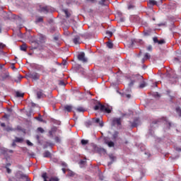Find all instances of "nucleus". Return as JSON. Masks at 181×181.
Listing matches in <instances>:
<instances>
[{"instance_id":"11","label":"nucleus","mask_w":181,"mask_h":181,"mask_svg":"<svg viewBox=\"0 0 181 181\" xmlns=\"http://www.w3.org/2000/svg\"><path fill=\"white\" fill-rule=\"evenodd\" d=\"M73 42L74 45H80V37L76 36L74 38Z\"/></svg>"},{"instance_id":"7","label":"nucleus","mask_w":181,"mask_h":181,"mask_svg":"<svg viewBox=\"0 0 181 181\" xmlns=\"http://www.w3.org/2000/svg\"><path fill=\"white\" fill-rule=\"evenodd\" d=\"M139 122V119L138 118L134 119L133 122H130L132 128H136V127H138Z\"/></svg>"},{"instance_id":"45","label":"nucleus","mask_w":181,"mask_h":181,"mask_svg":"<svg viewBox=\"0 0 181 181\" xmlns=\"http://www.w3.org/2000/svg\"><path fill=\"white\" fill-rule=\"evenodd\" d=\"M134 84H135V81L132 80L129 83V87H132V86H134Z\"/></svg>"},{"instance_id":"54","label":"nucleus","mask_w":181,"mask_h":181,"mask_svg":"<svg viewBox=\"0 0 181 181\" xmlns=\"http://www.w3.org/2000/svg\"><path fill=\"white\" fill-rule=\"evenodd\" d=\"M9 117V115H4V118H6L7 119H8Z\"/></svg>"},{"instance_id":"6","label":"nucleus","mask_w":181,"mask_h":181,"mask_svg":"<svg viewBox=\"0 0 181 181\" xmlns=\"http://www.w3.org/2000/svg\"><path fill=\"white\" fill-rule=\"evenodd\" d=\"M17 177H18V179H23V180H28V175L23 174L21 171L17 173Z\"/></svg>"},{"instance_id":"47","label":"nucleus","mask_w":181,"mask_h":181,"mask_svg":"<svg viewBox=\"0 0 181 181\" xmlns=\"http://www.w3.org/2000/svg\"><path fill=\"white\" fill-rule=\"evenodd\" d=\"M147 50H148V52H152V45H148V46L147 47Z\"/></svg>"},{"instance_id":"9","label":"nucleus","mask_w":181,"mask_h":181,"mask_svg":"<svg viewBox=\"0 0 181 181\" xmlns=\"http://www.w3.org/2000/svg\"><path fill=\"white\" fill-rule=\"evenodd\" d=\"M112 124L113 125H121V118H114L112 119Z\"/></svg>"},{"instance_id":"49","label":"nucleus","mask_w":181,"mask_h":181,"mask_svg":"<svg viewBox=\"0 0 181 181\" xmlns=\"http://www.w3.org/2000/svg\"><path fill=\"white\" fill-rule=\"evenodd\" d=\"M6 169L7 173H11V172H12L11 169H10L9 168H7V167H6Z\"/></svg>"},{"instance_id":"43","label":"nucleus","mask_w":181,"mask_h":181,"mask_svg":"<svg viewBox=\"0 0 181 181\" xmlns=\"http://www.w3.org/2000/svg\"><path fill=\"white\" fill-rule=\"evenodd\" d=\"M6 131H7V132H9L11 131H15V129H13L12 127H7L6 129Z\"/></svg>"},{"instance_id":"52","label":"nucleus","mask_w":181,"mask_h":181,"mask_svg":"<svg viewBox=\"0 0 181 181\" xmlns=\"http://www.w3.org/2000/svg\"><path fill=\"white\" fill-rule=\"evenodd\" d=\"M5 47V45H4L2 42H0V49H4Z\"/></svg>"},{"instance_id":"30","label":"nucleus","mask_w":181,"mask_h":181,"mask_svg":"<svg viewBox=\"0 0 181 181\" xmlns=\"http://www.w3.org/2000/svg\"><path fill=\"white\" fill-rule=\"evenodd\" d=\"M54 141H55V142H57V144H60L62 139H60V137H59V136H55Z\"/></svg>"},{"instance_id":"50","label":"nucleus","mask_w":181,"mask_h":181,"mask_svg":"<svg viewBox=\"0 0 181 181\" xmlns=\"http://www.w3.org/2000/svg\"><path fill=\"white\" fill-rule=\"evenodd\" d=\"M144 36H149V33L148 31H144Z\"/></svg>"},{"instance_id":"19","label":"nucleus","mask_w":181,"mask_h":181,"mask_svg":"<svg viewBox=\"0 0 181 181\" xmlns=\"http://www.w3.org/2000/svg\"><path fill=\"white\" fill-rule=\"evenodd\" d=\"M103 104L98 103V105H96L94 107L95 111H98V110H100V111H101V107H103Z\"/></svg>"},{"instance_id":"23","label":"nucleus","mask_w":181,"mask_h":181,"mask_svg":"<svg viewBox=\"0 0 181 181\" xmlns=\"http://www.w3.org/2000/svg\"><path fill=\"white\" fill-rule=\"evenodd\" d=\"M14 141L15 142L22 144V142H23V138L16 137V139Z\"/></svg>"},{"instance_id":"26","label":"nucleus","mask_w":181,"mask_h":181,"mask_svg":"<svg viewBox=\"0 0 181 181\" xmlns=\"http://www.w3.org/2000/svg\"><path fill=\"white\" fill-rule=\"evenodd\" d=\"M162 121H164L165 122H167L168 124L169 127H172V123L168 122V118L167 117H162Z\"/></svg>"},{"instance_id":"58","label":"nucleus","mask_w":181,"mask_h":181,"mask_svg":"<svg viewBox=\"0 0 181 181\" xmlns=\"http://www.w3.org/2000/svg\"><path fill=\"white\" fill-rule=\"evenodd\" d=\"M67 170H66V168H62V172H63V173H64V174H66V171Z\"/></svg>"},{"instance_id":"5","label":"nucleus","mask_w":181,"mask_h":181,"mask_svg":"<svg viewBox=\"0 0 181 181\" xmlns=\"http://www.w3.org/2000/svg\"><path fill=\"white\" fill-rule=\"evenodd\" d=\"M45 97H46V95L43 93V90L40 89L37 91V98H38V100H40V98H45Z\"/></svg>"},{"instance_id":"31","label":"nucleus","mask_w":181,"mask_h":181,"mask_svg":"<svg viewBox=\"0 0 181 181\" xmlns=\"http://www.w3.org/2000/svg\"><path fill=\"white\" fill-rule=\"evenodd\" d=\"M35 22H36V23H39L40 22H43V17H39L38 18H37Z\"/></svg>"},{"instance_id":"13","label":"nucleus","mask_w":181,"mask_h":181,"mask_svg":"<svg viewBox=\"0 0 181 181\" xmlns=\"http://www.w3.org/2000/svg\"><path fill=\"white\" fill-rule=\"evenodd\" d=\"M66 170L68 172L67 176L69 177H74V176L76 175V173H74V172L71 171V170L67 169Z\"/></svg>"},{"instance_id":"51","label":"nucleus","mask_w":181,"mask_h":181,"mask_svg":"<svg viewBox=\"0 0 181 181\" xmlns=\"http://www.w3.org/2000/svg\"><path fill=\"white\" fill-rule=\"evenodd\" d=\"M86 125L87 127H90V125H93V123L90 121H89L86 122Z\"/></svg>"},{"instance_id":"64","label":"nucleus","mask_w":181,"mask_h":181,"mask_svg":"<svg viewBox=\"0 0 181 181\" xmlns=\"http://www.w3.org/2000/svg\"><path fill=\"white\" fill-rule=\"evenodd\" d=\"M18 78H23L22 76L19 75Z\"/></svg>"},{"instance_id":"14","label":"nucleus","mask_w":181,"mask_h":181,"mask_svg":"<svg viewBox=\"0 0 181 181\" xmlns=\"http://www.w3.org/2000/svg\"><path fill=\"white\" fill-rule=\"evenodd\" d=\"M94 122L99 124L100 127H104V123L100 120V118L93 119Z\"/></svg>"},{"instance_id":"21","label":"nucleus","mask_w":181,"mask_h":181,"mask_svg":"<svg viewBox=\"0 0 181 181\" xmlns=\"http://www.w3.org/2000/svg\"><path fill=\"white\" fill-rule=\"evenodd\" d=\"M50 156H52V154L49 151H45L43 153V157L44 158H50Z\"/></svg>"},{"instance_id":"41","label":"nucleus","mask_w":181,"mask_h":181,"mask_svg":"<svg viewBox=\"0 0 181 181\" xmlns=\"http://www.w3.org/2000/svg\"><path fill=\"white\" fill-rule=\"evenodd\" d=\"M37 132H40L41 134H43V132H45V129H43V128H42V127H38Z\"/></svg>"},{"instance_id":"15","label":"nucleus","mask_w":181,"mask_h":181,"mask_svg":"<svg viewBox=\"0 0 181 181\" xmlns=\"http://www.w3.org/2000/svg\"><path fill=\"white\" fill-rule=\"evenodd\" d=\"M39 40L40 43H45L46 42V36L43 35H40Z\"/></svg>"},{"instance_id":"38","label":"nucleus","mask_w":181,"mask_h":181,"mask_svg":"<svg viewBox=\"0 0 181 181\" xmlns=\"http://www.w3.org/2000/svg\"><path fill=\"white\" fill-rule=\"evenodd\" d=\"M40 11L41 12H47V6L42 7Z\"/></svg>"},{"instance_id":"27","label":"nucleus","mask_w":181,"mask_h":181,"mask_svg":"<svg viewBox=\"0 0 181 181\" xmlns=\"http://www.w3.org/2000/svg\"><path fill=\"white\" fill-rule=\"evenodd\" d=\"M107 144L108 145V146L110 147V148H112V147H114L115 146V144H114V141H108V142H107Z\"/></svg>"},{"instance_id":"25","label":"nucleus","mask_w":181,"mask_h":181,"mask_svg":"<svg viewBox=\"0 0 181 181\" xmlns=\"http://www.w3.org/2000/svg\"><path fill=\"white\" fill-rule=\"evenodd\" d=\"M175 111L179 117H181V108L180 107H176Z\"/></svg>"},{"instance_id":"37","label":"nucleus","mask_w":181,"mask_h":181,"mask_svg":"<svg viewBox=\"0 0 181 181\" xmlns=\"http://www.w3.org/2000/svg\"><path fill=\"white\" fill-rule=\"evenodd\" d=\"M24 94L21 93V92H16V97L18 98H21V97H23Z\"/></svg>"},{"instance_id":"32","label":"nucleus","mask_w":181,"mask_h":181,"mask_svg":"<svg viewBox=\"0 0 181 181\" xmlns=\"http://www.w3.org/2000/svg\"><path fill=\"white\" fill-rule=\"evenodd\" d=\"M21 50H22L23 52H26V45H22L21 46Z\"/></svg>"},{"instance_id":"36","label":"nucleus","mask_w":181,"mask_h":181,"mask_svg":"<svg viewBox=\"0 0 181 181\" xmlns=\"http://www.w3.org/2000/svg\"><path fill=\"white\" fill-rule=\"evenodd\" d=\"M144 87H146V83H145V82H142V83L139 85V88H144Z\"/></svg>"},{"instance_id":"59","label":"nucleus","mask_w":181,"mask_h":181,"mask_svg":"<svg viewBox=\"0 0 181 181\" xmlns=\"http://www.w3.org/2000/svg\"><path fill=\"white\" fill-rule=\"evenodd\" d=\"M1 127H6V124H5V123H1Z\"/></svg>"},{"instance_id":"20","label":"nucleus","mask_w":181,"mask_h":181,"mask_svg":"<svg viewBox=\"0 0 181 181\" xmlns=\"http://www.w3.org/2000/svg\"><path fill=\"white\" fill-rule=\"evenodd\" d=\"M76 111L77 112H85L86 109H84L83 107H78L76 108Z\"/></svg>"},{"instance_id":"40","label":"nucleus","mask_w":181,"mask_h":181,"mask_svg":"<svg viewBox=\"0 0 181 181\" xmlns=\"http://www.w3.org/2000/svg\"><path fill=\"white\" fill-rule=\"evenodd\" d=\"M105 1H107V0H100L99 1V5H101L102 6H104V5H105Z\"/></svg>"},{"instance_id":"16","label":"nucleus","mask_w":181,"mask_h":181,"mask_svg":"<svg viewBox=\"0 0 181 181\" xmlns=\"http://www.w3.org/2000/svg\"><path fill=\"white\" fill-rule=\"evenodd\" d=\"M149 59H151V55H149L148 53H146L144 57L142 59V63H145V61Z\"/></svg>"},{"instance_id":"10","label":"nucleus","mask_w":181,"mask_h":181,"mask_svg":"<svg viewBox=\"0 0 181 181\" xmlns=\"http://www.w3.org/2000/svg\"><path fill=\"white\" fill-rule=\"evenodd\" d=\"M134 43H139V45H144V40H132V46H134Z\"/></svg>"},{"instance_id":"53","label":"nucleus","mask_w":181,"mask_h":181,"mask_svg":"<svg viewBox=\"0 0 181 181\" xmlns=\"http://www.w3.org/2000/svg\"><path fill=\"white\" fill-rule=\"evenodd\" d=\"M166 25V23H160L159 24H158V26H165Z\"/></svg>"},{"instance_id":"24","label":"nucleus","mask_w":181,"mask_h":181,"mask_svg":"<svg viewBox=\"0 0 181 181\" xmlns=\"http://www.w3.org/2000/svg\"><path fill=\"white\" fill-rule=\"evenodd\" d=\"M132 78H139V80H142V78H144V77H142V76H141L139 74L133 75Z\"/></svg>"},{"instance_id":"22","label":"nucleus","mask_w":181,"mask_h":181,"mask_svg":"<svg viewBox=\"0 0 181 181\" xmlns=\"http://www.w3.org/2000/svg\"><path fill=\"white\" fill-rule=\"evenodd\" d=\"M106 45L108 49H112L114 47V44H112L111 42H106Z\"/></svg>"},{"instance_id":"57","label":"nucleus","mask_w":181,"mask_h":181,"mask_svg":"<svg viewBox=\"0 0 181 181\" xmlns=\"http://www.w3.org/2000/svg\"><path fill=\"white\" fill-rule=\"evenodd\" d=\"M9 166H11V163H10L6 164V168H9Z\"/></svg>"},{"instance_id":"29","label":"nucleus","mask_w":181,"mask_h":181,"mask_svg":"<svg viewBox=\"0 0 181 181\" xmlns=\"http://www.w3.org/2000/svg\"><path fill=\"white\" fill-rule=\"evenodd\" d=\"M110 158L112 162L109 163L108 165H111L112 163V162H114V160H115V156H114L113 155H110Z\"/></svg>"},{"instance_id":"60","label":"nucleus","mask_w":181,"mask_h":181,"mask_svg":"<svg viewBox=\"0 0 181 181\" xmlns=\"http://www.w3.org/2000/svg\"><path fill=\"white\" fill-rule=\"evenodd\" d=\"M15 142H16V141H15V140H14V141H13V144H12L13 146H15V145H16V144H15Z\"/></svg>"},{"instance_id":"42","label":"nucleus","mask_w":181,"mask_h":181,"mask_svg":"<svg viewBox=\"0 0 181 181\" xmlns=\"http://www.w3.org/2000/svg\"><path fill=\"white\" fill-rule=\"evenodd\" d=\"M106 35L109 37H111V36H112V32H111V31H106Z\"/></svg>"},{"instance_id":"63","label":"nucleus","mask_w":181,"mask_h":181,"mask_svg":"<svg viewBox=\"0 0 181 181\" xmlns=\"http://www.w3.org/2000/svg\"><path fill=\"white\" fill-rule=\"evenodd\" d=\"M131 8H133V6H131V5H130V6H129L128 8H129V9H131Z\"/></svg>"},{"instance_id":"12","label":"nucleus","mask_w":181,"mask_h":181,"mask_svg":"<svg viewBox=\"0 0 181 181\" xmlns=\"http://www.w3.org/2000/svg\"><path fill=\"white\" fill-rule=\"evenodd\" d=\"M71 110H73V107L71 105H66L64 106V111H67V112H71Z\"/></svg>"},{"instance_id":"17","label":"nucleus","mask_w":181,"mask_h":181,"mask_svg":"<svg viewBox=\"0 0 181 181\" xmlns=\"http://www.w3.org/2000/svg\"><path fill=\"white\" fill-rule=\"evenodd\" d=\"M8 77H9V73L6 72V73L3 74L1 76L2 81H4L6 80V78H8Z\"/></svg>"},{"instance_id":"8","label":"nucleus","mask_w":181,"mask_h":181,"mask_svg":"<svg viewBox=\"0 0 181 181\" xmlns=\"http://www.w3.org/2000/svg\"><path fill=\"white\" fill-rule=\"evenodd\" d=\"M153 42L154 43H158V45H163L165 43V40H158L157 37H154L153 38Z\"/></svg>"},{"instance_id":"39","label":"nucleus","mask_w":181,"mask_h":181,"mask_svg":"<svg viewBox=\"0 0 181 181\" xmlns=\"http://www.w3.org/2000/svg\"><path fill=\"white\" fill-rule=\"evenodd\" d=\"M59 85L62 86L63 87H64L66 86V83H64V81H59Z\"/></svg>"},{"instance_id":"4","label":"nucleus","mask_w":181,"mask_h":181,"mask_svg":"<svg viewBox=\"0 0 181 181\" xmlns=\"http://www.w3.org/2000/svg\"><path fill=\"white\" fill-rule=\"evenodd\" d=\"M78 59L83 63H87V58H86V54L82 52L78 55Z\"/></svg>"},{"instance_id":"46","label":"nucleus","mask_w":181,"mask_h":181,"mask_svg":"<svg viewBox=\"0 0 181 181\" xmlns=\"http://www.w3.org/2000/svg\"><path fill=\"white\" fill-rule=\"evenodd\" d=\"M174 62H175V63H180V59L177 57L174 58Z\"/></svg>"},{"instance_id":"33","label":"nucleus","mask_w":181,"mask_h":181,"mask_svg":"<svg viewBox=\"0 0 181 181\" xmlns=\"http://www.w3.org/2000/svg\"><path fill=\"white\" fill-rule=\"evenodd\" d=\"M81 144H82L83 145H87V144H88V140L82 139L81 141Z\"/></svg>"},{"instance_id":"2","label":"nucleus","mask_w":181,"mask_h":181,"mask_svg":"<svg viewBox=\"0 0 181 181\" xmlns=\"http://www.w3.org/2000/svg\"><path fill=\"white\" fill-rule=\"evenodd\" d=\"M42 179H44V181H59V178L54 177H51L49 178L47 176V173H43L42 175Z\"/></svg>"},{"instance_id":"1","label":"nucleus","mask_w":181,"mask_h":181,"mask_svg":"<svg viewBox=\"0 0 181 181\" xmlns=\"http://www.w3.org/2000/svg\"><path fill=\"white\" fill-rule=\"evenodd\" d=\"M28 78H32L33 81H37L40 78V74L37 72H30L28 74Z\"/></svg>"},{"instance_id":"3","label":"nucleus","mask_w":181,"mask_h":181,"mask_svg":"<svg viewBox=\"0 0 181 181\" xmlns=\"http://www.w3.org/2000/svg\"><path fill=\"white\" fill-rule=\"evenodd\" d=\"M112 111V107L111 106H105L103 105V106H101V112H106L107 114H111V112Z\"/></svg>"},{"instance_id":"34","label":"nucleus","mask_w":181,"mask_h":181,"mask_svg":"<svg viewBox=\"0 0 181 181\" xmlns=\"http://www.w3.org/2000/svg\"><path fill=\"white\" fill-rule=\"evenodd\" d=\"M88 4H97V0H86Z\"/></svg>"},{"instance_id":"18","label":"nucleus","mask_w":181,"mask_h":181,"mask_svg":"<svg viewBox=\"0 0 181 181\" xmlns=\"http://www.w3.org/2000/svg\"><path fill=\"white\" fill-rule=\"evenodd\" d=\"M122 97L124 98H131V94L130 93H120Z\"/></svg>"},{"instance_id":"56","label":"nucleus","mask_w":181,"mask_h":181,"mask_svg":"<svg viewBox=\"0 0 181 181\" xmlns=\"http://www.w3.org/2000/svg\"><path fill=\"white\" fill-rule=\"evenodd\" d=\"M118 136V132H115V134L113 135L114 138H117V136Z\"/></svg>"},{"instance_id":"28","label":"nucleus","mask_w":181,"mask_h":181,"mask_svg":"<svg viewBox=\"0 0 181 181\" xmlns=\"http://www.w3.org/2000/svg\"><path fill=\"white\" fill-rule=\"evenodd\" d=\"M149 4H150V5H151V6H153L154 5H156V4H158V2L155 0H150Z\"/></svg>"},{"instance_id":"35","label":"nucleus","mask_w":181,"mask_h":181,"mask_svg":"<svg viewBox=\"0 0 181 181\" xmlns=\"http://www.w3.org/2000/svg\"><path fill=\"white\" fill-rule=\"evenodd\" d=\"M64 12L66 15V18H69L71 15V14H70V13H69V11H67V10H64Z\"/></svg>"},{"instance_id":"62","label":"nucleus","mask_w":181,"mask_h":181,"mask_svg":"<svg viewBox=\"0 0 181 181\" xmlns=\"http://www.w3.org/2000/svg\"><path fill=\"white\" fill-rule=\"evenodd\" d=\"M31 104H32V107H35L36 105V104H35L33 103H32Z\"/></svg>"},{"instance_id":"61","label":"nucleus","mask_w":181,"mask_h":181,"mask_svg":"<svg viewBox=\"0 0 181 181\" xmlns=\"http://www.w3.org/2000/svg\"><path fill=\"white\" fill-rule=\"evenodd\" d=\"M4 67V64H0V69H2Z\"/></svg>"},{"instance_id":"55","label":"nucleus","mask_w":181,"mask_h":181,"mask_svg":"<svg viewBox=\"0 0 181 181\" xmlns=\"http://www.w3.org/2000/svg\"><path fill=\"white\" fill-rule=\"evenodd\" d=\"M1 153H3V155H6V150L1 151Z\"/></svg>"},{"instance_id":"44","label":"nucleus","mask_w":181,"mask_h":181,"mask_svg":"<svg viewBox=\"0 0 181 181\" xmlns=\"http://www.w3.org/2000/svg\"><path fill=\"white\" fill-rule=\"evenodd\" d=\"M26 144L28 145V146H33V144L29 140L26 141Z\"/></svg>"},{"instance_id":"48","label":"nucleus","mask_w":181,"mask_h":181,"mask_svg":"<svg viewBox=\"0 0 181 181\" xmlns=\"http://www.w3.org/2000/svg\"><path fill=\"white\" fill-rule=\"evenodd\" d=\"M61 165L64 167V168H65L67 166V163H66L65 162H62L61 163Z\"/></svg>"}]
</instances>
